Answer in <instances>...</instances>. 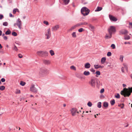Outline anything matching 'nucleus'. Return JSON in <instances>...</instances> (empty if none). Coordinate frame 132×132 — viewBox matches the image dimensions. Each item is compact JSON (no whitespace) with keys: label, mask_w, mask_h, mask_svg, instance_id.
<instances>
[{"label":"nucleus","mask_w":132,"mask_h":132,"mask_svg":"<svg viewBox=\"0 0 132 132\" xmlns=\"http://www.w3.org/2000/svg\"><path fill=\"white\" fill-rule=\"evenodd\" d=\"M9 16L10 17H14V16L11 13H10L9 14Z\"/></svg>","instance_id":"nucleus-55"},{"label":"nucleus","mask_w":132,"mask_h":132,"mask_svg":"<svg viewBox=\"0 0 132 132\" xmlns=\"http://www.w3.org/2000/svg\"><path fill=\"white\" fill-rule=\"evenodd\" d=\"M116 30L115 27L113 26H111L108 29V31L109 34H112L113 32H115Z\"/></svg>","instance_id":"nucleus-9"},{"label":"nucleus","mask_w":132,"mask_h":132,"mask_svg":"<svg viewBox=\"0 0 132 132\" xmlns=\"http://www.w3.org/2000/svg\"><path fill=\"white\" fill-rule=\"evenodd\" d=\"M130 38V37L129 36H125L124 37V39L125 40H128Z\"/></svg>","instance_id":"nucleus-28"},{"label":"nucleus","mask_w":132,"mask_h":132,"mask_svg":"<svg viewBox=\"0 0 132 132\" xmlns=\"http://www.w3.org/2000/svg\"><path fill=\"white\" fill-rule=\"evenodd\" d=\"M70 69H71L76 70V67L73 65H72L70 67Z\"/></svg>","instance_id":"nucleus-33"},{"label":"nucleus","mask_w":132,"mask_h":132,"mask_svg":"<svg viewBox=\"0 0 132 132\" xmlns=\"http://www.w3.org/2000/svg\"><path fill=\"white\" fill-rule=\"evenodd\" d=\"M2 47H3L1 45V44H0V49L2 48Z\"/></svg>","instance_id":"nucleus-62"},{"label":"nucleus","mask_w":132,"mask_h":132,"mask_svg":"<svg viewBox=\"0 0 132 132\" xmlns=\"http://www.w3.org/2000/svg\"><path fill=\"white\" fill-rule=\"evenodd\" d=\"M124 67L125 68V69H126V70H127V65H124Z\"/></svg>","instance_id":"nucleus-58"},{"label":"nucleus","mask_w":132,"mask_h":132,"mask_svg":"<svg viewBox=\"0 0 132 132\" xmlns=\"http://www.w3.org/2000/svg\"><path fill=\"white\" fill-rule=\"evenodd\" d=\"M12 35L14 36H16L17 35V34L15 32H13L12 33Z\"/></svg>","instance_id":"nucleus-36"},{"label":"nucleus","mask_w":132,"mask_h":132,"mask_svg":"<svg viewBox=\"0 0 132 132\" xmlns=\"http://www.w3.org/2000/svg\"><path fill=\"white\" fill-rule=\"evenodd\" d=\"M90 70L91 72H94L95 71V70L93 68H92L90 69Z\"/></svg>","instance_id":"nucleus-52"},{"label":"nucleus","mask_w":132,"mask_h":132,"mask_svg":"<svg viewBox=\"0 0 132 132\" xmlns=\"http://www.w3.org/2000/svg\"><path fill=\"white\" fill-rule=\"evenodd\" d=\"M106 58L105 57H104L102 58L101 60V63L102 64H104L106 61Z\"/></svg>","instance_id":"nucleus-18"},{"label":"nucleus","mask_w":132,"mask_h":132,"mask_svg":"<svg viewBox=\"0 0 132 132\" xmlns=\"http://www.w3.org/2000/svg\"><path fill=\"white\" fill-rule=\"evenodd\" d=\"M122 85H123V87H125L126 86V85L124 84H123Z\"/></svg>","instance_id":"nucleus-60"},{"label":"nucleus","mask_w":132,"mask_h":132,"mask_svg":"<svg viewBox=\"0 0 132 132\" xmlns=\"http://www.w3.org/2000/svg\"><path fill=\"white\" fill-rule=\"evenodd\" d=\"M76 32H73L72 34L71 35L73 37H76Z\"/></svg>","instance_id":"nucleus-26"},{"label":"nucleus","mask_w":132,"mask_h":132,"mask_svg":"<svg viewBox=\"0 0 132 132\" xmlns=\"http://www.w3.org/2000/svg\"><path fill=\"white\" fill-rule=\"evenodd\" d=\"M109 17L111 21H116L117 20L116 18L111 15H109Z\"/></svg>","instance_id":"nucleus-13"},{"label":"nucleus","mask_w":132,"mask_h":132,"mask_svg":"<svg viewBox=\"0 0 132 132\" xmlns=\"http://www.w3.org/2000/svg\"><path fill=\"white\" fill-rule=\"evenodd\" d=\"M132 92V87L131 88L129 87L128 89L124 88L120 93L121 94L124 96L125 97L129 96Z\"/></svg>","instance_id":"nucleus-1"},{"label":"nucleus","mask_w":132,"mask_h":132,"mask_svg":"<svg viewBox=\"0 0 132 132\" xmlns=\"http://www.w3.org/2000/svg\"><path fill=\"white\" fill-rule=\"evenodd\" d=\"M87 104L88 106L90 107L92 105V103L90 101H89L88 102Z\"/></svg>","instance_id":"nucleus-34"},{"label":"nucleus","mask_w":132,"mask_h":132,"mask_svg":"<svg viewBox=\"0 0 132 132\" xmlns=\"http://www.w3.org/2000/svg\"><path fill=\"white\" fill-rule=\"evenodd\" d=\"M8 25V23L7 22H5L3 23V25L5 26H7Z\"/></svg>","instance_id":"nucleus-45"},{"label":"nucleus","mask_w":132,"mask_h":132,"mask_svg":"<svg viewBox=\"0 0 132 132\" xmlns=\"http://www.w3.org/2000/svg\"><path fill=\"white\" fill-rule=\"evenodd\" d=\"M83 74L85 76H88L90 75V73L88 71H84Z\"/></svg>","instance_id":"nucleus-22"},{"label":"nucleus","mask_w":132,"mask_h":132,"mask_svg":"<svg viewBox=\"0 0 132 132\" xmlns=\"http://www.w3.org/2000/svg\"><path fill=\"white\" fill-rule=\"evenodd\" d=\"M48 53L46 51H39L37 52V55L42 57H46L48 56Z\"/></svg>","instance_id":"nucleus-3"},{"label":"nucleus","mask_w":132,"mask_h":132,"mask_svg":"<svg viewBox=\"0 0 132 132\" xmlns=\"http://www.w3.org/2000/svg\"><path fill=\"white\" fill-rule=\"evenodd\" d=\"M63 3L65 5L68 4L70 0H62Z\"/></svg>","instance_id":"nucleus-21"},{"label":"nucleus","mask_w":132,"mask_h":132,"mask_svg":"<svg viewBox=\"0 0 132 132\" xmlns=\"http://www.w3.org/2000/svg\"><path fill=\"white\" fill-rule=\"evenodd\" d=\"M130 77H131V79H132V74H131V75H130Z\"/></svg>","instance_id":"nucleus-64"},{"label":"nucleus","mask_w":132,"mask_h":132,"mask_svg":"<svg viewBox=\"0 0 132 132\" xmlns=\"http://www.w3.org/2000/svg\"><path fill=\"white\" fill-rule=\"evenodd\" d=\"M104 88H102V89L100 91V92L101 93H103L104 92Z\"/></svg>","instance_id":"nucleus-49"},{"label":"nucleus","mask_w":132,"mask_h":132,"mask_svg":"<svg viewBox=\"0 0 132 132\" xmlns=\"http://www.w3.org/2000/svg\"><path fill=\"white\" fill-rule=\"evenodd\" d=\"M90 64L88 62L85 64V67L86 68L88 69L90 68Z\"/></svg>","instance_id":"nucleus-17"},{"label":"nucleus","mask_w":132,"mask_h":132,"mask_svg":"<svg viewBox=\"0 0 132 132\" xmlns=\"http://www.w3.org/2000/svg\"><path fill=\"white\" fill-rule=\"evenodd\" d=\"M17 10H18V9H14L13 10V14H15Z\"/></svg>","instance_id":"nucleus-46"},{"label":"nucleus","mask_w":132,"mask_h":132,"mask_svg":"<svg viewBox=\"0 0 132 132\" xmlns=\"http://www.w3.org/2000/svg\"><path fill=\"white\" fill-rule=\"evenodd\" d=\"M18 55L19 57L20 58H21L23 57L20 54H19Z\"/></svg>","instance_id":"nucleus-51"},{"label":"nucleus","mask_w":132,"mask_h":132,"mask_svg":"<svg viewBox=\"0 0 132 132\" xmlns=\"http://www.w3.org/2000/svg\"><path fill=\"white\" fill-rule=\"evenodd\" d=\"M97 79L95 77H92L89 82L90 85L93 88H95V86L96 83H97Z\"/></svg>","instance_id":"nucleus-2"},{"label":"nucleus","mask_w":132,"mask_h":132,"mask_svg":"<svg viewBox=\"0 0 132 132\" xmlns=\"http://www.w3.org/2000/svg\"><path fill=\"white\" fill-rule=\"evenodd\" d=\"M59 28V26L58 25H56L52 27L53 31H56Z\"/></svg>","instance_id":"nucleus-19"},{"label":"nucleus","mask_w":132,"mask_h":132,"mask_svg":"<svg viewBox=\"0 0 132 132\" xmlns=\"http://www.w3.org/2000/svg\"><path fill=\"white\" fill-rule=\"evenodd\" d=\"M72 5L73 7H74L75 6L74 4L73 3L72 4Z\"/></svg>","instance_id":"nucleus-63"},{"label":"nucleus","mask_w":132,"mask_h":132,"mask_svg":"<svg viewBox=\"0 0 132 132\" xmlns=\"http://www.w3.org/2000/svg\"><path fill=\"white\" fill-rule=\"evenodd\" d=\"M26 84V82L22 81H21L20 82V84L22 86H24Z\"/></svg>","instance_id":"nucleus-31"},{"label":"nucleus","mask_w":132,"mask_h":132,"mask_svg":"<svg viewBox=\"0 0 132 132\" xmlns=\"http://www.w3.org/2000/svg\"><path fill=\"white\" fill-rule=\"evenodd\" d=\"M95 73L96 74H97L96 75V77H98V75H100L101 73L100 71H97Z\"/></svg>","instance_id":"nucleus-25"},{"label":"nucleus","mask_w":132,"mask_h":132,"mask_svg":"<svg viewBox=\"0 0 132 132\" xmlns=\"http://www.w3.org/2000/svg\"><path fill=\"white\" fill-rule=\"evenodd\" d=\"M2 35V31L1 30H0V36Z\"/></svg>","instance_id":"nucleus-61"},{"label":"nucleus","mask_w":132,"mask_h":132,"mask_svg":"<svg viewBox=\"0 0 132 132\" xmlns=\"http://www.w3.org/2000/svg\"><path fill=\"white\" fill-rule=\"evenodd\" d=\"M48 73V72L47 70L44 68L41 69L39 72L40 76H44Z\"/></svg>","instance_id":"nucleus-5"},{"label":"nucleus","mask_w":132,"mask_h":132,"mask_svg":"<svg viewBox=\"0 0 132 132\" xmlns=\"http://www.w3.org/2000/svg\"><path fill=\"white\" fill-rule=\"evenodd\" d=\"M108 103L106 102H104L103 104L104 106L106 108H107L108 106Z\"/></svg>","instance_id":"nucleus-27"},{"label":"nucleus","mask_w":132,"mask_h":132,"mask_svg":"<svg viewBox=\"0 0 132 132\" xmlns=\"http://www.w3.org/2000/svg\"><path fill=\"white\" fill-rule=\"evenodd\" d=\"M88 26L89 27V29L92 31H93L94 29V27L90 24H88Z\"/></svg>","instance_id":"nucleus-15"},{"label":"nucleus","mask_w":132,"mask_h":132,"mask_svg":"<svg viewBox=\"0 0 132 132\" xmlns=\"http://www.w3.org/2000/svg\"><path fill=\"white\" fill-rule=\"evenodd\" d=\"M112 53L110 52H108L107 54V55L108 56H110L111 55Z\"/></svg>","instance_id":"nucleus-44"},{"label":"nucleus","mask_w":132,"mask_h":132,"mask_svg":"<svg viewBox=\"0 0 132 132\" xmlns=\"http://www.w3.org/2000/svg\"><path fill=\"white\" fill-rule=\"evenodd\" d=\"M121 69V71H122V72H124V67H122Z\"/></svg>","instance_id":"nucleus-57"},{"label":"nucleus","mask_w":132,"mask_h":132,"mask_svg":"<svg viewBox=\"0 0 132 132\" xmlns=\"http://www.w3.org/2000/svg\"><path fill=\"white\" fill-rule=\"evenodd\" d=\"M123 56L122 55H120V60L122 62L123 60Z\"/></svg>","instance_id":"nucleus-42"},{"label":"nucleus","mask_w":132,"mask_h":132,"mask_svg":"<svg viewBox=\"0 0 132 132\" xmlns=\"http://www.w3.org/2000/svg\"><path fill=\"white\" fill-rule=\"evenodd\" d=\"M128 33V31L127 30L125 29L121 30L119 31L120 35H126Z\"/></svg>","instance_id":"nucleus-10"},{"label":"nucleus","mask_w":132,"mask_h":132,"mask_svg":"<svg viewBox=\"0 0 132 132\" xmlns=\"http://www.w3.org/2000/svg\"><path fill=\"white\" fill-rule=\"evenodd\" d=\"M112 36V35L111 34H109V35L106 34L105 37V38L106 39L110 38H111Z\"/></svg>","instance_id":"nucleus-16"},{"label":"nucleus","mask_w":132,"mask_h":132,"mask_svg":"<svg viewBox=\"0 0 132 132\" xmlns=\"http://www.w3.org/2000/svg\"><path fill=\"white\" fill-rule=\"evenodd\" d=\"M82 24H83L82 25H85L87 24L88 23L87 22H84L82 23Z\"/></svg>","instance_id":"nucleus-53"},{"label":"nucleus","mask_w":132,"mask_h":132,"mask_svg":"<svg viewBox=\"0 0 132 132\" xmlns=\"http://www.w3.org/2000/svg\"><path fill=\"white\" fill-rule=\"evenodd\" d=\"M11 32L9 30L6 32L5 34L6 35H9L10 34Z\"/></svg>","instance_id":"nucleus-35"},{"label":"nucleus","mask_w":132,"mask_h":132,"mask_svg":"<svg viewBox=\"0 0 132 132\" xmlns=\"http://www.w3.org/2000/svg\"><path fill=\"white\" fill-rule=\"evenodd\" d=\"M101 102H98L97 104V107L100 108H101Z\"/></svg>","instance_id":"nucleus-23"},{"label":"nucleus","mask_w":132,"mask_h":132,"mask_svg":"<svg viewBox=\"0 0 132 132\" xmlns=\"http://www.w3.org/2000/svg\"><path fill=\"white\" fill-rule=\"evenodd\" d=\"M102 9V7L98 6L97 7L96 9L95 10V12H98L99 11Z\"/></svg>","instance_id":"nucleus-20"},{"label":"nucleus","mask_w":132,"mask_h":132,"mask_svg":"<svg viewBox=\"0 0 132 132\" xmlns=\"http://www.w3.org/2000/svg\"><path fill=\"white\" fill-rule=\"evenodd\" d=\"M50 53L52 56L54 55L55 53L54 51L52 50H51L50 51Z\"/></svg>","instance_id":"nucleus-24"},{"label":"nucleus","mask_w":132,"mask_h":132,"mask_svg":"<svg viewBox=\"0 0 132 132\" xmlns=\"http://www.w3.org/2000/svg\"><path fill=\"white\" fill-rule=\"evenodd\" d=\"M16 25L18 26V28L20 29H21L22 26V22L20 19L18 18L16 21Z\"/></svg>","instance_id":"nucleus-8"},{"label":"nucleus","mask_w":132,"mask_h":132,"mask_svg":"<svg viewBox=\"0 0 132 132\" xmlns=\"http://www.w3.org/2000/svg\"><path fill=\"white\" fill-rule=\"evenodd\" d=\"M110 103L111 105H114V104L115 103V101L113 99L112 100H111L110 101Z\"/></svg>","instance_id":"nucleus-29"},{"label":"nucleus","mask_w":132,"mask_h":132,"mask_svg":"<svg viewBox=\"0 0 132 132\" xmlns=\"http://www.w3.org/2000/svg\"><path fill=\"white\" fill-rule=\"evenodd\" d=\"M129 24L130 26H131V27L132 28V22H129Z\"/></svg>","instance_id":"nucleus-59"},{"label":"nucleus","mask_w":132,"mask_h":132,"mask_svg":"<svg viewBox=\"0 0 132 132\" xmlns=\"http://www.w3.org/2000/svg\"><path fill=\"white\" fill-rule=\"evenodd\" d=\"M1 80L2 82H4L5 81V78H2L1 79Z\"/></svg>","instance_id":"nucleus-50"},{"label":"nucleus","mask_w":132,"mask_h":132,"mask_svg":"<svg viewBox=\"0 0 132 132\" xmlns=\"http://www.w3.org/2000/svg\"><path fill=\"white\" fill-rule=\"evenodd\" d=\"M111 47H112V48L113 49H115L116 48L115 46V45L114 44H112L111 45Z\"/></svg>","instance_id":"nucleus-43"},{"label":"nucleus","mask_w":132,"mask_h":132,"mask_svg":"<svg viewBox=\"0 0 132 132\" xmlns=\"http://www.w3.org/2000/svg\"><path fill=\"white\" fill-rule=\"evenodd\" d=\"M3 16L2 15H0V19H2L3 18Z\"/></svg>","instance_id":"nucleus-56"},{"label":"nucleus","mask_w":132,"mask_h":132,"mask_svg":"<svg viewBox=\"0 0 132 132\" xmlns=\"http://www.w3.org/2000/svg\"><path fill=\"white\" fill-rule=\"evenodd\" d=\"M81 13L84 16L88 15L90 12V10L86 7H83L81 11Z\"/></svg>","instance_id":"nucleus-4"},{"label":"nucleus","mask_w":132,"mask_h":132,"mask_svg":"<svg viewBox=\"0 0 132 132\" xmlns=\"http://www.w3.org/2000/svg\"><path fill=\"white\" fill-rule=\"evenodd\" d=\"M30 90L32 92L36 93L38 92L37 89L35 87L34 85L32 84L30 88Z\"/></svg>","instance_id":"nucleus-7"},{"label":"nucleus","mask_w":132,"mask_h":132,"mask_svg":"<svg viewBox=\"0 0 132 132\" xmlns=\"http://www.w3.org/2000/svg\"><path fill=\"white\" fill-rule=\"evenodd\" d=\"M77 26H76V24L75 25H74L73 26H72L71 28L70 29V30H72L74 29H75L76 27H77Z\"/></svg>","instance_id":"nucleus-32"},{"label":"nucleus","mask_w":132,"mask_h":132,"mask_svg":"<svg viewBox=\"0 0 132 132\" xmlns=\"http://www.w3.org/2000/svg\"><path fill=\"white\" fill-rule=\"evenodd\" d=\"M13 50L16 51H17L18 50V49L15 45H14V47H13Z\"/></svg>","instance_id":"nucleus-40"},{"label":"nucleus","mask_w":132,"mask_h":132,"mask_svg":"<svg viewBox=\"0 0 132 132\" xmlns=\"http://www.w3.org/2000/svg\"><path fill=\"white\" fill-rule=\"evenodd\" d=\"M43 63L47 65H49L51 63V61L49 60L44 59L43 60Z\"/></svg>","instance_id":"nucleus-11"},{"label":"nucleus","mask_w":132,"mask_h":132,"mask_svg":"<svg viewBox=\"0 0 132 132\" xmlns=\"http://www.w3.org/2000/svg\"><path fill=\"white\" fill-rule=\"evenodd\" d=\"M45 35L46 37V39H48L50 38L51 36V32L50 28L46 30L45 32Z\"/></svg>","instance_id":"nucleus-6"},{"label":"nucleus","mask_w":132,"mask_h":132,"mask_svg":"<svg viewBox=\"0 0 132 132\" xmlns=\"http://www.w3.org/2000/svg\"><path fill=\"white\" fill-rule=\"evenodd\" d=\"M3 38L5 40H6L7 38V37L6 36H4Z\"/></svg>","instance_id":"nucleus-54"},{"label":"nucleus","mask_w":132,"mask_h":132,"mask_svg":"<svg viewBox=\"0 0 132 132\" xmlns=\"http://www.w3.org/2000/svg\"><path fill=\"white\" fill-rule=\"evenodd\" d=\"M115 97L118 98H120V95L119 94L117 93V95L115 96Z\"/></svg>","instance_id":"nucleus-38"},{"label":"nucleus","mask_w":132,"mask_h":132,"mask_svg":"<svg viewBox=\"0 0 132 132\" xmlns=\"http://www.w3.org/2000/svg\"><path fill=\"white\" fill-rule=\"evenodd\" d=\"M82 24H82V23L81 22V23H77V24H76V26H77V27L79 26H80L82 25Z\"/></svg>","instance_id":"nucleus-41"},{"label":"nucleus","mask_w":132,"mask_h":132,"mask_svg":"<svg viewBox=\"0 0 132 132\" xmlns=\"http://www.w3.org/2000/svg\"><path fill=\"white\" fill-rule=\"evenodd\" d=\"M72 115L73 116L76 115V113L77 111V110L75 108H72L71 110Z\"/></svg>","instance_id":"nucleus-12"},{"label":"nucleus","mask_w":132,"mask_h":132,"mask_svg":"<svg viewBox=\"0 0 132 132\" xmlns=\"http://www.w3.org/2000/svg\"><path fill=\"white\" fill-rule=\"evenodd\" d=\"M119 106H120L121 109H123L124 106V105L123 104H122L119 105Z\"/></svg>","instance_id":"nucleus-47"},{"label":"nucleus","mask_w":132,"mask_h":132,"mask_svg":"<svg viewBox=\"0 0 132 132\" xmlns=\"http://www.w3.org/2000/svg\"><path fill=\"white\" fill-rule=\"evenodd\" d=\"M84 30L83 28H81L79 29L78 31L79 32H82Z\"/></svg>","instance_id":"nucleus-37"},{"label":"nucleus","mask_w":132,"mask_h":132,"mask_svg":"<svg viewBox=\"0 0 132 132\" xmlns=\"http://www.w3.org/2000/svg\"><path fill=\"white\" fill-rule=\"evenodd\" d=\"M94 66L95 68V69H98L100 68H103L104 67V66L103 65H101L98 64L94 65Z\"/></svg>","instance_id":"nucleus-14"},{"label":"nucleus","mask_w":132,"mask_h":132,"mask_svg":"<svg viewBox=\"0 0 132 132\" xmlns=\"http://www.w3.org/2000/svg\"><path fill=\"white\" fill-rule=\"evenodd\" d=\"M5 87L4 86H0V90H3L5 89Z\"/></svg>","instance_id":"nucleus-30"},{"label":"nucleus","mask_w":132,"mask_h":132,"mask_svg":"<svg viewBox=\"0 0 132 132\" xmlns=\"http://www.w3.org/2000/svg\"><path fill=\"white\" fill-rule=\"evenodd\" d=\"M20 90L17 89L15 92V93L16 94H20Z\"/></svg>","instance_id":"nucleus-39"},{"label":"nucleus","mask_w":132,"mask_h":132,"mask_svg":"<svg viewBox=\"0 0 132 132\" xmlns=\"http://www.w3.org/2000/svg\"><path fill=\"white\" fill-rule=\"evenodd\" d=\"M43 22L44 24H45L46 25H48L49 24L48 22L47 21H44Z\"/></svg>","instance_id":"nucleus-48"}]
</instances>
